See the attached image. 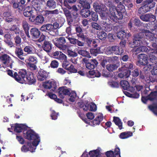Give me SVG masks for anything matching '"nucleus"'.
Masks as SVG:
<instances>
[{
  "label": "nucleus",
  "mask_w": 157,
  "mask_h": 157,
  "mask_svg": "<svg viewBox=\"0 0 157 157\" xmlns=\"http://www.w3.org/2000/svg\"><path fill=\"white\" fill-rule=\"evenodd\" d=\"M148 31L147 32H140L134 37L133 40V44L134 45V47L140 45L141 44H142L140 39L144 37V35L147 36V38L149 39L150 41H154L157 44V37H155L153 34L150 32L149 31Z\"/></svg>",
  "instance_id": "nucleus-1"
},
{
  "label": "nucleus",
  "mask_w": 157,
  "mask_h": 157,
  "mask_svg": "<svg viewBox=\"0 0 157 157\" xmlns=\"http://www.w3.org/2000/svg\"><path fill=\"white\" fill-rule=\"evenodd\" d=\"M93 7L95 12L99 14L100 16L102 19H105L106 18L107 13L106 11V8L105 5L95 2L93 4Z\"/></svg>",
  "instance_id": "nucleus-2"
},
{
  "label": "nucleus",
  "mask_w": 157,
  "mask_h": 157,
  "mask_svg": "<svg viewBox=\"0 0 157 157\" xmlns=\"http://www.w3.org/2000/svg\"><path fill=\"white\" fill-rule=\"evenodd\" d=\"M52 41L54 45L60 50H66L68 49L66 38L64 37L56 38Z\"/></svg>",
  "instance_id": "nucleus-3"
},
{
  "label": "nucleus",
  "mask_w": 157,
  "mask_h": 157,
  "mask_svg": "<svg viewBox=\"0 0 157 157\" xmlns=\"http://www.w3.org/2000/svg\"><path fill=\"white\" fill-rule=\"evenodd\" d=\"M28 72L24 69L20 70L18 73L15 72L14 76L16 78H15V80L21 84L25 83L26 80H25V78Z\"/></svg>",
  "instance_id": "nucleus-4"
},
{
  "label": "nucleus",
  "mask_w": 157,
  "mask_h": 157,
  "mask_svg": "<svg viewBox=\"0 0 157 157\" xmlns=\"http://www.w3.org/2000/svg\"><path fill=\"white\" fill-rule=\"evenodd\" d=\"M0 61L4 65L8 67L12 68V60L11 57L6 54L2 55L0 56Z\"/></svg>",
  "instance_id": "nucleus-5"
},
{
  "label": "nucleus",
  "mask_w": 157,
  "mask_h": 157,
  "mask_svg": "<svg viewBox=\"0 0 157 157\" xmlns=\"http://www.w3.org/2000/svg\"><path fill=\"white\" fill-rule=\"evenodd\" d=\"M25 0H19L17 2H14L13 7L14 9H17L16 11L21 14L22 13L23 11L25 9Z\"/></svg>",
  "instance_id": "nucleus-6"
},
{
  "label": "nucleus",
  "mask_w": 157,
  "mask_h": 157,
  "mask_svg": "<svg viewBox=\"0 0 157 157\" xmlns=\"http://www.w3.org/2000/svg\"><path fill=\"white\" fill-rule=\"evenodd\" d=\"M42 86L46 89H51L52 91H55L57 89L56 82L54 80L46 81L43 82Z\"/></svg>",
  "instance_id": "nucleus-7"
},
{
  "label": "nucleus",
  "mask_w": 157,
  "mask_h": 157,
  "mask_svg": "<svg viewBox=\"0 0 157 157\" xmlns=\"http://www.w3.org/2000/svg\"><path fill=\"white\" fill-rule=\"evenodd\" d=\"M29 20L35 25H40L43 23L44 21V18L42 14L38 15L36 17L34 15H32V18H29Z\"/></svg>",
  "instance_id": "nucleus-8"
},
{
  "label": "nucleus",
  "mask_w": 157,
  "mask_h": 157,
  "mask_svg": "<svg viewBox=\"0 0 157 157\" xmlns=\"http://www.w3.org/2000/svg\"><path fill=\"white\" fill-rule=\"evenodd\" d=\"M138 60L136 63L137 66L140 67L141 66H145L148 63L147 56L144 54H140L138 55Z\"/></svg>",
  "instance_id": "nucleus-9"
},
{
  "label": "nucleus",
  "mask_w": 157,
  "mask_h": 157,
  "mask_svg": "<svg viewBox=\"0 0 157 157\" xmlns=\"http://www.w3.org/2000/svg\"><path fill=\"white\" fill-rule=\"evenodd\" d=\"M24 134L25 138L28 140H32L35 139H38L39 138L38 134L32 129L27 130L25 133Z\"/></svg>",
  "instance_id": "nucleus-10"
},
{
  "label": "nucleus",
  "mask_w": 157,
  "mask_h": 157,
  "mask_svg": "<svg viewBox=\"0 0 157 157\" xmlns=\"http://www.w3.org/2000/svg\"><path fill=\"white\" fill-rule=\"evenodd\" d=\"M82 40L84 43L86 42L87 45L89 47L96 48L98 46L97 42L95 39H92L86 35L85 36L84 39H83Z\"/></svg>",
  "instance_id": "nucleus-11"
},
{
  "label": "nucleus",
  "mask_w": 157,
  "mask_h": 157,
  "mask_svg": "<svg viewBox=\"0 0 157 157\" xmlns=\"http://www.w3.org/2000/svg\"><path fill=\"white\" fill-rule=\"evenodd\" d=\"M124 13L121 12H117L114 11L113 13L109 14V17L113 21L116 22H119V20L122 19L123 18V13Z\"/></svg>",
  "instance_id": "nucleus-12"
},
{
  "label": "nucleus",
  "mask_w": 157,
  "mask_h": 157,
  "mask_svg": "<svg viewBox=\"0 0 157 157\" xmlns=\"http://www.w3.org/2000/svg\"><path fill=\"white\" fill-rule=\"evenodd\" d=\"M123 67L126 68L127 69L123 71L125 78L128 77L131 73V71L130 70H132L133 69V64L132 62H128L124 63L123 65Z\"/></svg>",
  "instance_id": "nucleus-13"
},
{
  "label": "nucleus",
  "mask_w": 157,
  "mask_h": 157,
  "mask_svg": "<svg viewBox=\"0 0 157 157\" xmlns=\"http://www.w3.org/2000/svg\"><path fill=\"white\" fill-rule=\"evenodd\" d=\"M48 76V73L43 69H40L37 74L38 80L40 81H43L46 80Z\"/></svg>",
  "instance_id": "nucleus-14"
},
{
  "label": "nucleus",
  "mask_w": 157,
  "mask_h": 157,
  "mask_svg": "<svg viewBox=\"0 0 157 157\" xmlns=\"http://www.w3.org/2000/svg\"><path fill=\"white\" fill-rule=\"evenodd\" d=\"M140 18L143 21L146 22L150 21L153 22L156 20L155 16L152 14L151 13L141 15L140 16Z\"/></svg>",
  "instance_id": "nucleus-15"
},
{
  "label": "nucleus",
  "mask_w": 157,
  "mask_h": 157,
  "mask_svg": "<svg viewBox=\"0 0 157 157\" xmlns=\"http://www.w3.org/2000/svg\"><path fill=\"white\" fill-rule=\"evenodd\" d=\"M41 32L36 27L32 28L30 30V38L33 39H36L39 38Z\"/></svg>",
  "instance_id": "nucleus-16"
},
{
  "label": "nucleus",
  "mask_w": 157,
  "mask_h": 157,
  "mask_svg": "<svg viewBox=\"0 0 157 157\" xmlns=\"http://www.w3.org/2000/svg\"><path fill=\"white\" fill-rule=\"evenodd\" d=\"M105 154L107 157H121L120 149L117 147L115 148L114 152L110 150L106 152Z\"/></svg>",
  "instance_id": "nucleus-17"
},
{
  "label": "nucleus",
  "mask_w": 157,
  "mask_h": 157,
  "mask_svg": "<svg viewBox=\"0 0 157 157\" xmlns=\"http://www.w3.org/2000/svg\"><path fill=\"white\" fill-rule=\"evenodd\" d=\"M26 78V80L25 83H27L29 85L35 84L36 80L35 77H34L32 72L29 71L28 72V74L27 75Z\"/></svg>",
  "instance_id": "nucleus-18"
},
{
  "label": "nucleus",
  "mask_w": 157,
  "mask_h": 157,
  "mask_svg": "<svg viewBox=\"0 0 157 157\" xmlns=\"http://www.w3.org/2000/svg\"><path fill=\"white\" fill-rule=\"evenodd\" d=\"M39 47L41 46L42 49L47 53H49L52 48V44L50 41L48 40L45 41L43 44H42L41 45L40 44H38Z\"/></svg>",
  "instance_id": "nucleus-19"
},
{
  "label": "nucleus",
  "mask_w": 157,
  "mask_h": 157,
  "mask_svg": "<svg viewBox=\"0 0 157 157\" xmlns=\"http://www.w3.org/2000/svg\"><path fill=\"white\" fill-rule=\"evenodd\" d=\"M58 90L59 96L61 98L63 99L64 98V95H68L70 94V90L66 87H60Z\"/></svg>",
  "instance_id": "nucleus-20"
},
{
  "label": "nucleus",
  "mask_w": 157,
  "mask_h": 157,
  "mask_svg": "<svg viewBox=\"0 0 157 157\" xmlns=\"http://www.w3.org/2000/svg\"><path fill=\"white\" fill-rule=\"evenodd\" d=\"M28 126L24 124H16L15 125H11V128H14V132H21L23 130H26Z\"/></svg>",
  "instance_id": "nucleus-21"
},
{
  "label": "nucleus",
  "mask_w": 157,
  "mask_h": 157,
  "mask_svg": "<svg viewBox=\"0 0 157 157\" xmlns=\"http://www.w3.org/2000/svg\"><path fill=\"white\" fill-rule=\"evenodd\" d=\"M105 21H103V27L104 30L106 32L110 31L113 29V25L111 23L112 21L109 20V18H105Z\"/></svg>",
  "instance_id": "nucleus-22"
},
{
  "label": "nucleus",
  "mask_w": 157,
  "mask_h": 157,
  "mask_svg": "<svg viewBox=\"0 0 157 157\" xmlns=\"http://www.w3.org/2000/svg\"><path fill=\"white\" fill-rule=\"evenodd\" d=\"M69 40L70 43L76 45L80 47H83L84 45V43L81 40L80 41L78 39L75 38L70 37L67 36L66 37Z\"/></svg>",
  "instance_id": "nucleus-23"
},
{
  "label": "nucleus",
  "mask_w": 157,
  "mask_h": 157,
  "mask_svg": "<svg viewBox=\"0 0 157 157\" xmlns=\"http://www.w3.org/2000/svg\"><path fill=\"white\" fill-rule=\"evenodd\" d=\"M78 3L82 8L90 9L92 0H78Z\"/></svg>",
  "instance_id": "nucleus-24"
},
{
  "label": "nucleus",
  "mask_w": 157,
  "mask_h": 157,
  "mask_svg": "<svg viewBox=\"0 0 157 157\" xmlns=\"http://www.w3.org/2000/svg\"><path fill=\"white\" fill-rule=\"evenodd\" d=\"M75 31L77 36L78 39L82 40L84 39V37L86 36L85 35L84 33H83L82 29L81 27L79 26H77L75 27Z\"/></svg>",
  "instance_id": "nucleus-25"
},
{
  "label": "nucleus",
  "mask_w": 157,
  "mask_h": 157,
  "mask_svg": "<svg viewBox=\"0 0 157 157\" xmlns=\"http://www.w3.org/2000/svg\"><path fill=\"white\" fill-rule=\"evenodd\" d=\"M98 64V63L96 59H92L90 60V62L86 63L85 66L88 69L91 70L94 69Z\"/></svg>",
  "instance_id": "nucleus-26"
},
{
  "label": "nucleus",
  "mask_w": 157,
  "mask_h": 157,
  "mask_svg": "<svg viewBox=\"0 0 157 157\" xmlns=\"http://www.w3.org/2000/svg\"><path fill=\"white\" fill-rule=\"evenodd\" d=\"M23 10V14L25 17H29V18H32V15H34L33 14V10L32 7L28 6L25 9H24Z\"/></svg>",
  "instance_id": "nucleus-27"
},
{
  "label": "nucleus",
  "mask_w": 157,
  "mask_h": 157,
  "mask_svg": "<svg viewBox=\"0 0 157 157\" xmlns=\"http://www.w3.org/2000/svg\"><path fill=\"white\" fill-rule=\"evenodd\" d=\"M40 30L42 32H44L50 33L53 31L52 24H47L43 25L40 28Z\"/></svg>",
  "instance_id": "nucleus-28"
},
{
  "label": "nucleus",
  "mask_w": 157,
  "mask_h": 157,
  "mask_svg": "<svg viewBox=\"0 0 157 157\" xmlns=\"http://www.w3.org/2000/svg\"><path fill=\"white\" fill-rule=\"evenodd\" d=\"M42 1V0H33L32 1V7L36 11H39L40 9V5Z\"/></svg>",
  "instance_id": "nucleus-29"
},
{
  "label": "nucleus",
  "mask_w": 157,
  "mask_h": 157,
  "mask_svg": "<svg viewBox=\"0 0 157 157\" xmlns=\"http://www.w3.org/2000/svg\"><path fill=\"white\" fill-rule=\"evenodd\" d=\"M15 54L16 56L21 59L24 60L25 58L24 56H26L23 53V50L21 48H16L15 50Z\"/></svg>",
  "instance_id": "nucleus-30"
},
{
  "label": "nucleus",
  "mask_w": 157,
  "mask_h": 157,
  "mask_svg": "<svg viewBox=\"0 0 157 157\" xmlns=\"http://www.w3.org/2000/svg\"><path fill=\"white\" fill-rule=\"evenodd\" d=\"M35 149H32V143L28 142L27 144L23 145L21 148V150L22 151L26 152L28 151L33 152L35 151Z\"/></svg>",
  "instance_id": "nucleus-31"
},
{
  "label": "nucleus",
  "mask_w": 157,
  "mask_h": 157,
  "mask_svg": "<svg viewBox=\"0 0 157 157\" xmlns=\"http://www.w3.org/2000/svg\"><path fill=\"white\" fill-rule=\"evenodd\" d=\"M22 27L27 37L29 38H30L29 32V24L26 21H22Z\"/></svg>",
  "instance_id": "nucleus-32"
},
{
  "label": "nucleus",
  "mask_w": 157,
  "mask_h": 157,
  "mask_svg": "<svg viewBox=\"0 0 157 157\" xmlns=\"http://www.w3.org/2000/svg\"><path fill=\"white\" fill-rule=\"evenodd\" d=\"M78 15V14L76 13L75 14H73L72 15L71 14L69 17L66 18L68 25L71 26V25H72V24H74Z\"/></svg>",
  "instance_id": "nucleus-33"
},
{
  "label": "nucleus",
  "mask_w": 157,
  "mask_h": 157,
  "mask_svg": "<svg viewBox=\"0 0 157 157\" xmlns=\"http://www.w3.org/2000/svg\"><path fill=\"white\" fill-rule=\"evenodd\" d=\"M103 115L102 113L99 114L91 122L93 126L97 125H99L101 122L102 121L103 118Z\"/></svg>",
  "instance_id": "nucleus-34"
},
{
  "label": "nucleus",
  "mask_w": 157,
  "mask_h": 157,
  "mask_svg": "<svg viewBox=\"0 0 157 157\" xmlns=\"http://www.w3.org/2000/svg\"><path fill=\"white\" fill-rule=\"evenodd\" d=\"M101 148L99 147L96 150L90 151L89 153L90 157H100Z\"/></svg>",
  "instance_id": "nucleus-35"
},
{
  "label": "nucleus",
  "mask_w": 157,
  "mask_h": 157,
  "mask_svg": "<svg viewBox=\"0 0 157 157\" xmlns=\"http://www.w3.org/2000/svg\"><path fill=\"white\" fill-rule=\"evenodd\" d=\"M113 53L116 55H120L123 52L122 48L118 46L113 45L111 46Z\"/></svg>",
  "instance_id": "nucleus-36"
},
{
  "label": "nucleus",
  "mask_w": 157,
  "mask_h": 157,
  "mask_svg": "<svg viewBox=\"0 0 157 157\" xmlns=\"http://www.w3.org/2000/svg\"><path fill=\"white\" fill-rule=\"evenodd\" d=\"M46 6L50 9H54L56 7V3L54 0H48L46 3Z\"/></svg>",
  "instance_id": "nucleus-37"
},
{
  "label": "nucleus",
  "mask_w": 157,
  "mask_h": 157,
  "mask_svg": "<svg viewBox=\"0 0 157 157\" xmlns=\"http://www.w3.org/2000/svg\"><path fill=\"white\" fill-rule=\"evenodd\" d=\"M90 9L82 8L80 11V14L83 17L87 18L91 15V12L89 10Z\"/></svg>",
  "instance_id": "nucleus-38"
},
{
  "label": "nucleus",
  "mask_w": 157,
  "mask_h": 157,
  "mask_svg": "<svg viewBox=\"0 0 157 157\" xmlns=\"http://www.w3.org/2000/svg\"><path fill=\"white\" fill-rule=\"evenodd\" d=\"M144 4L147 6V7L150 11L151 9L155 7V2L154 0H146L144 2Z\"/></svg>",
  "instance_id": "nucleus-39"
},
{
  "label": "nucleus",
  "mask_w": 157,
  "mask_h": 157,
  "mask_svg": "<svg viewBox=\"0 0 157 157\" xmlns=\"http://www.w3.org/2000/svg\"><path fill=\"white\" fill-rule=\"evenodd\" d=\"M24 51L27 54H30L33 53V47L32 45H29L25 46Z\"/></svg>",
  "instance_id": "nucleus-40"
},
{
  "label": "nucleus",
  "mask_w": 157,
  "mask_h": 157,
  "mask_svg": "<svg viewBox=\"0 0 157 157\" xmlns=\"http://www.w3.org/2000/svg\"><path fill=\"white\" fill-rule=\"evenodd\" d=\"M144 4V5L140 7L138 10V13L139 14H142V15L150 11L147 6L145 4Z\"/></svg>",
  "instance_id": "nucleus-41"
},
{
  "label": "nucleus",
  "mask_w": 157,
  "mask_h": 157,
  "mask_svg": "<svg viewBox=\"0 0 157 157\" xmlns=\"http://www.w3.org/2000/svg\"><path fill=\"white\" fill-rule=\"evenodd\" d=\"M113 121L115 124L118 126L120 129L121 130L122 128V123L118 117H113Z\"/></svg>",
  "instance_id": "nucleus-42"
},
{
  "label": "nucleus",
  "mask_w": 157,
  "mask_h": 157,
  "mask_svg": "<svg viewBox=\"0 0 157 157\" xmlns=\"http://www.w3.org/2000/svg\"><path fill=\"white\" fill-rule=\"evenodd\" d=\"M97 35L98 38L101 40H105L107 37V34L103 31L97 32Z\"/></svg>",
  "instance_id": "nucleus-43"
},
{
  "label": "nucleus",
  "mask_w": 157,
  "mask_h": 157,
  "mask_svg": "<svg viewBox=\"0 0 157 157\" xmlns=\"http://www.w3.org/2000/svg\"><path fill=\"white\" fill-rule=\"evenodd\" d=\"M132 133L130 132H126L121 133L120 135V138L125 139L132 136Z\"/></svg>",
  "instance_id": "nucleus-44"
},
{
  "label": "nucleus",
  "mask_w": 157,
  "mask_h": 157,
  "mask_svg": "<svg viewBox=\"0 0 157 157\" xmlns=\"http://www.w3.org/2000/svg\"><path fill=\"white\" fill-rule=\"evenodd\" d=\"M78 54L83 56L89 58L91 57L89 52L86 50H82L81 49H78Z\"/></svg>",
  "instance_id": "nucleus-45"
},
{
  "label": "nucleus",
  "mask_w": 157,
  "mask_h": 157,
  "mask_svg": "<svg viewBox=\"0 0 157 157\" xmlns=\"http://www.w3.org/2000/svg\"><path fill=\"white\" fill-rule=\"evenodd\" d=\"M106 5L109 8V14L113 13V12L116 10V6L114 5L113 3L111 1H108L106 2Z\"/></svg>",
  "instance_id": "nucleus-46"
},
{
  "label": "nucleus",
  "mask_w": 157,
  "mask_h": 157,
  "mask_svg": "<svg viewBox=\"0 0 157 157\" xmlns=\"http://www.w3.org/2000/svg\"><path fill=\"white\" fill-rule=\"evenodd\" d=\"M117 36L120 39H124L127 37V33L124 31H120L117 32Z\"/></svg>",
  "instance_id": "nucleus-47"
},
{
  "label": "nucleus",
  "mask_w": 157,
  "mask_h": 157,
  "mask_svg": "<svg viewBox=\"0 0 157 157\" xmlns=\"http://www.w3.org/2000/svg\"><path fill=\"white\" fill-rule=\"evenodd\" d=\"M121 86L124 90H128L129 87L128 82L125 80H122L121 81Z\"/></svg>",
  "instance_id": "nucleus-48"
},
{
  "label": "nucleus",
  "mask_w": 157,
  "mask_h": 157,
  "mask_svg": "<svg viewBox=\"0 0 157 157\" xmlns=\"http://www.w3.org/2000/svg\"><path fill=\"white\" fill-rule=\"evenodd\" d=\"M42 15L44 17V18H45L48 20H49L52 17L49 10H44L43 12V14Z\"/></svg>",
  "instance_id": "nucleus-49"
},
{
  "label": "nucleus",
  "mask_w": 157,
  "mask_h": 157,
  "mask_svg": "<svg viewBox=\"0 0 157 157\" xmlns=\"http://www.w3.org/2000/svg\"><path fill=\"white\" fill-rule=\"evenodd\" d=\"M146 25L147 29H150L152 32L157 29V25L155 23H149Z\"/></svg>",
  "instance_id": "nucleus-50"
},
{
  "label": "nucleus",
  "mask_w": 157,
  "mask_h": 157,
  "mask_svg": "<svg viewBox=\"0 0 157 157\" xmlns=\"http://www.w3.org/2000/svg\"><path fill=\"white\" fill-rule=\"evenodd\" d=\"M157 96V91H155L153 92H151L149 95H148L147 97L148 100L150 101H153L156 98Z\"/></svg>",
  "instance_id": "nucleus-51"
},
{
  "label": "nucleus",
  "mask_w": 157,
  "mask_h": 157,
  "mask_svg": "<svg viewBox=\"0 0 157 157\" xmlns=\"http://www.w3.org/2000/svg\"><path fill=\"white\" fill-rule=\"evenodd\" d=\"M106 69L109 71H112L117 69L118 66L116 64H109L106 66Z\"/></svg>",
  "instance_id": "nucleus-52"
},
{
  "label": "nucleus",
  "mask_w": 157,
  "mask_h": 157,
  "mask_svg": "<svg viewBox=\"0 0 157 157\" xmlns=\"http://www.w3.org/2000/svg\"><path fill=\"white\" fill-rule=\"evenodd\" d=\"M9 30L11 32H13L16 34H19L20 32V29L15 25H13L9 28Z\"/></svg>",
  "instance_id": "nucleus-53"
},
{
  "label": "nucleus",
  "mask_w": 157,
  "mask_h": 157,
  "mask_svg": "<svg viewBox=\"0 0 157 157\" xmlns=\"http://www.w3.org/2000/svg\"><path fill=\"white\" fill-rule=\"evenodd\" d=\"M116 10L114 11L117 12L124 13L125 10L124 6L123 5H118L117 7H116Z\"/></svg>",
  "instance_id": "nucleus-54"
},
{
  "label": "nucleus",
  "mask_w": 157,
  "mask_h": 157,
  "mask_svg": "<svg viewBox=\"0 0 157 157\" xmlns=\"http://www.w3.org/2000/svg\"><path fill=\"white\" fill-rule=\"evenodd\" d=\"M108 85L113 88H118L119 86V83L117 82L110 81L108 83Z\"/></svg>",
  "instance_id": "nucleus-55"
},
{
  "label": "nucleus",
  "mask_w": 157,
  "mask_h": 157,
  "mask_svg": "<svg viewBox=\"0 0 157 157\" xmlns=\"http://www.w3.org/2000/svg\"><path fill=\"white\" fill-rule=\"evenodd\" d=\"M91 17L92 20L94 21H97L98 20V16L96 12L91 11Z\"/></svg>",
  "instance_id": "nucleus-56"
},
{
  "label": "nucleus",
  "mask_w": 157,
  "mask_h": 157,
  "mask_svg": "<svg viewBox=\"0 0 157 157\" xmlns=\"http://www.w3.org/2000/svg\"><path fill=\"white\" fill-rule=\"evenodd\" d=\"M91 26L93 28L97 30H101L102 28L101 26L100 25L95 22H92Z\"/></svg>",
  "instance_id": "nucleus-57"
},
{
  "label": "nucleus",
  "mask_w": 157,
  "mask_h": 157,
  "mask_svg": "<svg viewBox=\"0 0 157 157\" xmlns=\"http://www.w3.org/2000/svg\"><path fill=\"white\" fill-rule=\"evenodd\" d=\"M150 61L152 63L156 64L157 63V57L152 54L149 56Z\"/></svg>",
  "instance_id": "nucleus-58"
},
{
  "label": "nucleus",
  "mask_w": 157,
  "mask_h": 157,
  "mask_svg": "<svg viewBox=\"0 0 157 157\" xmlns=\"http://www.w3.org/2000/svg\"><path fill=\"white\" fill-rule=\"evenodd\" d=\"M67 58L66 56L61 52L57 59L60 60L61 62H64L67 60Z\"/></svg>",
  "instance_id": "nucleus-59"
},
{
  "label": "nucleus",
  "mask_w": 157,
  "mask_h": 157,
  "mask_svg": "<svg viewBox=\"0 0 157 157\" xmlns=\"http://www.w3.org/2000/svg\"><path fill=\"white\" fill-rule=\"evenodd\" d=\"M28 60L29 61V63H37V58L36 56H30L29 57Z\"/></svg>",
  "instance_id": "nucleus-60"
},
{
  "label": "nucleus",
  "mask_w": 157,
  "mask_h": 157,
  "mask_svg": "<svg viewBox=\"0 0 157 157\" xmlns=\"http://www.w3.org/2000/svg\"><path fill=\"white\" fill-rule=\"evenodd\" d=\"M50 67L51 68H57L59 66V63L56 60H53L52 61L50 64Z\"/></svg>",
  "instance_id": "nucleus-61"
},
{
  "label": "nucleus",
  "mask_w": 157,
  "mask_h": 157,
  "mask_svg": "<svg viewBox=\"0 0 157 157\" xmlns=\"http://www.w3.org/2000/svg\"><path fill=\"white\" fill-rule=\"evenodd\" d=\"M67 50V52L69 56L73 57L77 56L78 54L77 53L68 49Z\"/></svg>",
  "instance_id": "nucleus-62"
},
{
  "label": "nucleus",
  "mask_w": 157,
  "mask_h": 157,
  "mask_svg": "<svg viewBox=\"0 0 157 157\" xmlns=\"http://www.w3.org/2000/svg\"><path fill=\"white\" fill-rule=\"evenodd\" d=\"M59 115L58 113H56L54 110H52L51 111V117L52 119L56 120L57 118V116Z\"/></svg>",
  "instance_id": "nucleus-63"
},
{
  "label": "nucleus",
  "mask_w": 157,
  "mask_h": 157,
  "mask_svg": "<svg viewBox=\"0 0 157 157\" xmlns=\"http://www.w3.org/2000/svg\"><path fill=\"white\" fill-rule=\"evenodd\" d=\"M149 109L155 114L157 115V105H151L149 106Z\"/></svg>",
  "instance_id": "nucleus-64"
}]
</instances>
